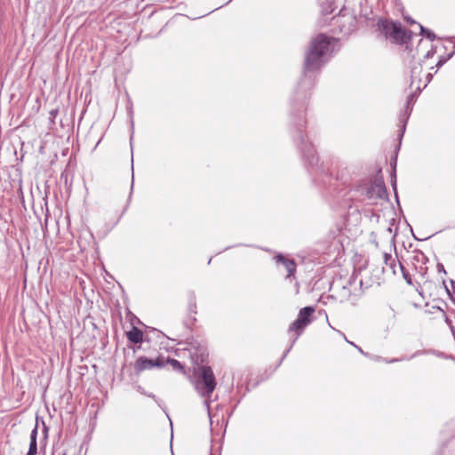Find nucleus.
Wrapping results in <instances>:
<instances>
[{"instance_id": "obj_1", "label": "nucleus", "mask_w": 455, "mask_h": 455, "mask_svg": "<svg viewBox=\"0 0 455 455\" xmlns=\"http://www.w3.org/2000/svg\"><path fill=\"white\" fill-rule=\"evenodd\" d=\"M338 47L339 41L337 39L327 36L323 34L318 35L312 40L309 49L306 54L304 77L300 81L299 89L296 92L297 100L306 98V93L300 92V89L306 87L311 88L312 86L310 79L307 78V74L318 70L323 65H324Z\"/></svg>"}, {"instance_id": "obj_2", "label": "nucleus", "mask_w": 455, "mask_h": 455, "mask_svg": "<svg viewBox=\"0 0 455 455\" xmlns=\"http://www.w3.org/2000/svg\"><path fill=\"white\" fill-rule=\"evenodd\" d=\"M305 120L299 114L298 116V123L295 124L294 140L302 153L303 158L307 162L308 165L312 168L314 174H317L319 167H317L318 157L315 155V150L311 142L306 140V135L303 133V127Z\"/></svg>"}, {"instance_id": "obj_3", "label": "nucleus", "mask_w": 455, "mask_h": 455, "mask_svg": "<svg viewBox=\"0 0 455 455\" xmlns=\"http://www.w3.org/2000/svg\"><path fill=\"white\" fill-rule=\"evenodd\" d=\"M193 384L202 397L210 398L217 385L212 368L207 365L198 366L194 373Z\"/></svg>"}, {"instance_id": "obj_4", "label": "nucleus", "mask_w": 455, "mask_h": 455, "mask_svg": "<svg viewBox=\"0 0 455 455\" xmlns=\"http://www.w3.org/2000/svg\"><path fill=\"white\" fill-rule=\"evenodd\" d=\"M363 194L369 200L384 199L387 196V189L382 178H376L373 182L367 185Z\"/></svg>"}, {"instance_id": "obj_5", "label": "nucleus", "mask_w": 455, "mask_h": 455, "mask_svg": "<svg viewBox=\"0 0 455 455\" xmlns=\"http://www.w3.org/2000/svg\"><path fill=\"white\" fill-rule=\"evenodd\" d=\"M380 27L386 36L395 40L404 41L406 31L402 28L400 24L384 20L381 21Z\"/></svg>"}, {"instance_id": "obj_6", "label": "nucleus", "mask_w": 455, "mask_h": 455, "mask_svg": "<svg viewBox=\"0 0 455 455\" xmlns=\"http://www.w3.org/2000/svg\"><path fill=\"white\" fill-rule=\"evenodd\" d=\"M339 30L344 35H349L355 29L356 20L352 14H341L337 18Z\"/></svg>"}, {"instance_id": "obj_7", "label": "nucleus", "mask_w": 455, "mask_h": 455, "mask_svg": "<svg viewBox=\"0 0 455 455\" xmlns=\"http://www.w3.org/2000/svg\"><path fill=\"white\" fill-rule=\"evenodd\" d=\"M383 259H384V267H383L384 273H389L391 275H395L396 267H398L403 271V275L405 276L404 267L400 262L397 263L396 259H395L391 254L384 253Z\"/></svg>"}, {"instance_id": "obj_8", "label": "nucleus", "mask_w": 455, "mask_h": 455, "mask_svg": "<svg viewBox=\"0 0 455 455\" xmlns=\"http://www.w3.org/2000/svg\"><path fill=\"white\" fill-rule=\"evenodd\" d=\"M275 260L276 264H282L284 268L287 270L286 278L294 277V273L296 271V263L293 259L284 257L283 254H277L275 256Z\"/></svg>"}, {"instance_id": "obj_9", "label": "nucleus", "mask_w": 455, "mask_h": 455, "mask_svg": "<svg viewBox=\"0 0 455 455\" xmlns=\"http://www.w3.org/2000/svg\"><path fill=\"white\" fill-rule=\"evenodd\" d=\"M307 326V324L302 321V319L297 317V319L290 325L289 327V332H293L295 331L296 332V335L294 337V339H292V342H291V347L285 351V353L283 354V358L282 360L287 355V354L290 352L291 347L293 346V344L295 343V341L297 340V339L299 338V336L301 334V332L303 331V330Z\"/></svg>"}, {"instance_id": "obj_10", "label": "nucleus", "mask_w": 455, "mask_h": 455, "mask_svg": "<svg viewBox=\"0 0 455 455\" xmlns=\"http://www.w3.org/2000/svg\"><path fill=\"white\" fill-rule=\"evenodd\" d=\"M307 326V324L302 321V319L297 317V319L290 325L289 327V332H293L295 331L296 332V335L294 337V339H292V342H291V347L285 351V353L283 354V358L282 360L287 355V354L290 352L291 347L293 346V344L295 343V341L297 340V339L299 338V336L301 334V332L303 331V330Z\"/></svg>"}, {"instance_id": "obj_11", "label": "nucleus", "mask_w": 455, "mask_h": 455, "mask_svg": "<svg viewBox=\"0 0 455 455\" xmlns=\"http://www.w3.org/2000/svg\"><path fill=\"white\" fill-rule=\"evenodd\" d=\"M36 426L30 434V443H29V448H28V451L27 455H36V453H37L36 438H37L38 421H39L38 417H36Z\"/></svg>"}, {"instance_id": "obj_12", "label": "nucleus", "mask_w": 455, "mask_h": 455, "mask_svg": "<svg viewBox=\"0 0 455 455\" xmlns=\"http://www.w3.org/2000/svg\"><path fill=\"white\" fill-rule=\"evenodd\" d=\"M153 368V359L147 358L145 356L139 357L134 364V369L137 373H140L145 370Z\"/></svg>"}, {"instance_id": "obj_13", "label": "nucleus", "mask_w": 455, "mask_h": 455, "mask_svg": "<svg viewBox=\"0 0 455 455\" xmlns=\"http://www.w3.org/2000/svg\"><path fill=\"white\" fill-rule=\"evenodd\" d=\"M127 339L131 342L138 344L142 341L143 333L140 329L133 327L130 331L127 332Z\"/></svg>"}, {"instance_id": "obj_14", "label": "nucleus", "mask_w": 455, "mask_h": 455, "mask_svg": "<svg viewBox=\"0 0 455 455\" xmlns=\"http://www.w3.org/2000/svg\"><path fill=\"white\" fill-rule=\"evenodd\" d=\"M315 312V308L313 307H305L300 309L298 317L302 319L307 325L311 323V316Z\"/></svg>"}, {"instance_id": "obj_15", "label": "nucleus", "mask_w": 455, "mask_h": 455, "mask_svg": "<svg viewBox=\"0 0 455 455\" xmlns=\"http://www.w3.org/2000/svg\"><path fill=\"white\" fill-rule=\"evenodd\" d=\"M421 70H422V67L421 65L419 63L417 65H414L412 68H411V85L412 86L416 80H419V82L420 83V79H419V75L421 73Z\"/></svg>"}, {"instance_id": "obj_16", "label": "nucleus", "mask_w": 455, "mask_h": 455, "mask_svg": "<svg viewBox=\"0 0 455 455\" xmlns=\"http://www.w3.org/2000/svg\"><path fill=\"white\" fill-rule=\"evenodd\" d=\"M419 27L420 28V34L422 36H424L425 37H427L430 41H434L435 39V35L434 34V32H432L431 30H429L427 28H425L420 24L419 25Z\"/></svg>"}, {"instance_id": "obj_17", "label": "nucleus", "mask_w": 455, "mask_h": 455, "mask_svg": "<svg viewBox=\"0 0 455 455\" xmlns=\"http://www.w3.org/2000/svg\"><path fill=\"white\" fill-rule=\"evenodd\" d=\"M166 363L170 364L173 370L175 371H183L182 364L176 359L173 358H168L166 360Z\"/></svg>"}, {"instance_id": "obj_18", "label": "nucleus", "mask_w": 455, "mask_h": 455, "mask_svg": "<svg viewBox=\"0 0 455 455\" xmlns=\"http://www.w3.org/2000/svg\"><path fill=\"white\" fill-rule=\"evenodd\" d=\"M196 297H195L194 292H191V294L189 295L188 310L193 314H196Z\"/></svg>"}, {"instance_id": "obj_19", "label": "nucleus", "mask_w": 455, "mask_h": 455, "mask_svg": "<svg viewBox=\"0 0 455 455\" xmlns=\"http://www.w3.org/2000/svg\"><path fill=\"white\" fill-rule=\"evenodd\" d=\"M165 365V362L163 358H156V360L153 359V367H158L162 368Z\"/></svg>"}, {"instance_id": "obj_20", "label": "nucleus", "mask_w": 455, "mask_h": 455, "mask_svg": "<svg viewBox=\"0 0 455 455\" xmlns=\"http://www.w3.org/2000/svg\"><path fill=\"white\" fill-rule=\"evenodd\" d=\"M413 98H414V95L412 93H411L409 96H408V100H407V106H406V112H405V115L408 116V115L410 114L411 108L410 107L411 105V102L413 100Z\"/></svg>"}, {"instance_id": "obj_21", "label": "nucleus", "mask_w": 455, "mask_h": 455, "mask_svg": "<svg viewBox=\"0 0 455 455\" xmlns=\"http://www.w3.org/2000/svg\"><path fill=\"white\" fill-rule=\"evenodd\" d=\"M377 360L383 361V362H385L387 363H396V362L402 361V360H403V358H402V359L393 358L391 360H387V359H382L380 357H377Z\"/></svg>"}, {"instance_id": "obj_22", "label": "nucleus", "mask_w": 455, "mask_h": 455, "mask_svg": "<svg viewBox=\"0 0 455 455\" xmlns=\"http://www.w3.org/2000/svg\"><path fill=\"white\" fill-rule=\"evenodd\" d=\"M59 113V110L58 108H55V109H52L50 112H49V116H50V119L52 122H53V120L55 119V117L57 116Z\"/></svg>"}, {"instance_id": "obj_23", "label": "nucleus", "mask_w": 455, "mask_h": 455, "mask_svg": "<svg viewBox=\"0 0 455 455\" xmlns=\"http://www.w3.org/2000/svg\"><path fill=\"white\" fill-rule=\"evenodd\" d=\"M42 424H43V427H44V435L45 437L47 436V433H48V427L45 425L44 421L42 419Z\"/></svg>"}, {"instance_id": "obj_24", "label": "nucleus", "mask_w": 455, "mask_h": 455, "mask_svg": "<svg viewBox=\"0 0 455 455\" xmlns=\"http://www.w3.org/2000/svg\"><path fill=\"white\" fill-rule=\"evenodd\" d=\"M395 175L394 174V176L392 177V185H393V188L395 190L396 188V183H395Z\"/></svg>"}, {"instance_id": "obj_25", "label": "nucleus", "mask_w": 455, "mask_h": 455, "mask_svg": "<svg viewBox=\"0 0 455 455\" xmlns=\"http://www.w3.org/2000/svg\"><path fill=\"white\" fill-rule=\"evenodd\" d=\"M446 61V60H440L438 63L436 64L437 68H440L443 65V63Z\"/></svg>"}, {"instance_id": "obj_26", "label": "nucleus", "mask_w": 455, "mask_h": 455, "mask_svg": "<svg viewBox=\"0 0 455 455\" xmlns=\"http://www.w3.org/2000/svg\"><path fill=\"white\" fill-rule=\"evenodd\" d=\"M343 290H344V293H345V294H344V296H346V295H347V299H349V298H350V293H349V291H347V287H345V286H344V287H343Z\"/></svg>"}, {"instance_id": "obj_27", "label": "nucleus", "mask_w": 455, "mask_h": 455, "mask_svg": "<svg viewBox=\"0 0 455 455\" xmlns=\"http://www.w3.org/2000/svg\"><path fill=\"white\" fill-rule=\"evenodd\" d=\"M437 267H438L439 271H443V273H445V270H444V267H443V264H438Z\"/></svg>"}, {"instance_id": "obj_28", "label": "nucleus", "mask_w": 455, "mask_h": 455, "mask_svg": "<svg viewBox=\"0 0 455 455\" xmlns=\"http://www.w3.org/2000/svg\"><path fill=\"white\" fill-rule=\"evenodd\" d=\"M137 390H138L140 394H142V395H146V392L144 391V389H143L140 386H139V387H137Z\"/></svg>"}, {"instance_id": "obj_29", "label": "nucleus", "mask_w": 455, "mask_h": 455, "mask_svg": "<svg viewBox=\"0 0 455 455\" xmlns=\"http://www.w3.org/2000/svg\"><path fill=\"white\" fill-rule=\"evenodd\" d=\"M350 344H351V345H353L355 347H356L360 353L364 354L361 347H357V346H356L355 344H354L353 342H350Z\"/></svg>"}, {"instance_id": "obj_30", "label": "nucleus", "mask_w": 455, "mask_h": 455, "mask_svg": "<svg viewBox=\"0 0 455 455\" xmlns=\"http://www.w3.org/2000/svg\"><path fill=\"white\" fill-rule=\"evenodd\" d=\"M405 125H406V120L403 122V131H402V133H401V135H400V140H401V139H402V137H403V132H404V130H405Z\"/></svg>"}, {"instance_id": "obj_31", "label": "nucleus", "mask_w": 455, "mask_h": 455, "mask_svg": "<svg viewBox=\"0 0 455 455\" xmlns=\"http://www.w3.org/2000/svg\"><path fill=\"white\" fill-rule=\"evenodd\" d=\"M404 19H405L408 22H410V23H415V21H414L412 19H411V18H407V17H405Z\"/></svg>"}, {"instance_id": "obj_32", "label": "nucleus", "mask_w": 455, "mask_h": 455, "mask_svg": "<svg viewBox=\"0 0 455 455\" xmlns=\"http://www.w3.org/2000/svg\"><path fill=\"white\" fill-rule=\"evenodd\" d=\"M146 395H148V397H151V398H153V399H156L155 395H154V394H152V393H149V394H147V393H146Z\"/></svg>"}, {"instance_id": "obj_33", "label": "nucleus", "mask_w": 455, "mask_h": 455, "mask_svg": "<svg viewBox=\"0 0 455 455\" xmlns=\"http://www.w3.org/2000/svg\"><path fill=\"white\" fill-rule=\"evenodd\" d=\"M431 78H432V75L431 74H427V83L430 81Z\"/></svg>"}, {"instance_id": "obj_34", "label": "nucleus", "mask_w": 455, "mask_h": 455, "mask_svg": "<svg viewBox=\"0 0 455 455\" xmlns=\"http://www.w3.org/2000/svg\"><path fill=\"white\" fill-rule=\"evenodd\" d=\"M451 286H452L453 288H455V281H451Z\"/></svg>"}, {"instance_id": "obj_35", "label": "nucleus", "mask_w": 455, "mask_h": 455, "mask_svg": "<svg viewBox=\"0 0 455 455\" xmlns=\"http://www.w3.org/2000/svg\"><path fill=\"white\" fill-rule=\"evenodd\" d=\"M418 354H419V352H416L414 355H412L411 356V358L415 357V355H417Z\"/></svg>"}, {"instance_id": "obj_36", "label": "nucleus", "mask_w": 455, "mask_h": 455, "mask_svg": "<svg viewBox=\"0 0 455 455\" xmlns=\"http://www.w3.org/2000/svg\"><path fill=\"white\" fill-rule=\"evenodd\" d=\"M417 89H418L419 91H420V90H421V89H420L419 84L417 86Z\"/></svg>"}, {"instance_id": "obj_37", "label": "nucleus", "mask_w": 455, "mask_h": 455, "mask_svg": "<svg viewBox=\"0 0 455 455\" xmlns=\"http://www.w3.org/2000/svg\"><path fill=\"white\" fill-rule=\"evenodd\" d=\"M205 404L209 407V402L205 401Z\"/></svg>"}]
</instances>
